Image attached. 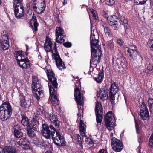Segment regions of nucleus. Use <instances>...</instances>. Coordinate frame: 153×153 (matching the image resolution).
I'll return each mask as SVG.
<instances>
[{
    "instance_id": "obj_10",
    "label": "nucleus",
    "mask_w": 153,
    "mask_h": 153,
    "mask_svg": "<svg viewBox=\"0 0 153 153\" xmlns=\"http://www.w3.org/2000/svg\"><path fill=\"white\" fill-rule=\"evenodd\" d=\"M53 138L52 137V139L54 143L56 145L59 146H65V143L63 137L61 136L59 131H56L54 134Z\"/></svg>"
},
{
    "instance_id": "obj_32",
    "label": "nucleus",
    "mask_w": 153,
    "mask_h": 153,
    "mask_svg": "<svg viewBox=\"0 0 153 153\" xmlns=\"http://www.w3.org/2000/svg\"><path fill=\"white\" fill-rule=\"evenodd\" d=\"M104 77V73L103 68L99 72L97 77L95 78V80L98 83L101 82Z\"/></svg>"
},
{
    "instance_id": "obj_64",
    "label": "nucleus",
    "mask_w": 153,
    "mask_h": 153,
    "mask_svg": "<svg viewBox=\"0 0 153 153\" xmlns=\"http://www.w3.org/2000/svg\"><path fill=\"white\" fill-rule=\"evenodd\" d=\"M68 0H64V1L63 2V5H65V4H66L67 3V1Z\"/></svg>"
},
{
    "instance_id": "obj_45",
    "label": "nucleus",
    "mask_w": 153,
    "mask_h": 153,
    "mask_svg": "<svg viewBox=\"0 0 153 153\" xmlns=\"http://www.w3.org/2000/svg\"><path fill=\"white\" fill-rule=\"evenodd\" d=\"M44 0H34L33 2V6H37L40 4L44 2Z\"/></svg>"
},
{
    "instance_id": "obj_46",
    "label": "nucleus",
    "mask_w": 153,
    "mask_h": 153,
    "mask_svg": "<svg viewBox=\"0 0 153 153\" xmlns=\"http://www.w3.org/2000/svg\"><path fill=\"white\" fill-rule=\"evenodd\" d=\"M148 0H134V2L137 4H144Z\"/></svg>"
},
{
    "instance_id": "obj_53",
    "label": "nucleus",
    "mask_w": 153,
    "mask_h": 153,
    "mask_svg": "<svg viewBox=\"0 0 153 153\" xmlns=\"http://www.w3.org/2000/svg\"><path fill=\"white\" fill-rule=\"evenodd\" d=\"M117 42L120 46L122 47L123 46V42L120 39H117Z\"/></svg>"
},
{
    "instance_id": "obj_48",
    "label": "nucleus",
    "mask_w": 153,
    "mask_h": 153,
    "mask_svg": "<svg viewBox=\"0 0 153 153\" xmlns=\"http://www.w3.org/2000/svg\"><path fill=\"white\" fill-rule=\"evenodd\" d=\"M105 4L109 6H112L115 3L114 0H105Z\"/></svg>"
},
{
    "instance_id": "obj_54",
    "label": "nucleus",
    "mask_w": 153,
    "mask_h": 153,
    "mask_svg": "<svg viewBox=\"0 0 153 153\" xmlns=\"http://www.w3.org/2000/svg\"><path fill=\"white\" fill-rule=\"evenodd\" d=\"M66 47H70L71 46V44L69 42H66L63 44Z\"/></svg>"
},
{
    "instance_id": "obj_7",
    "label": "nucleus",
    "mask_w": 153,
    "mask_h": 153,
    "mask_svg": "<svg viewBox=\"0 0 153 153\" xmlns=\"http://www.w3.org/2000/svg\"><path fill=\"white\" fill-rule=\"evenodd\" d=\"M91 58L90 63L96 65L100 60L102 54L101 50L98 49L97 51H91Z\"/></svg>"
},
{
    "instance_id": "obj_35",
    "label": "nucleus",
    "mask_w": 153,
    "mask_h": 153,
    "mask_svg": "<svg viewBox=\"0 0 153 153\" xmlns=\"http://www.w3.org/2000/svg\"><path fill=\"white\" fill-rule=\"evenodd\" d=\"M116 61L117 62V64L118 65L119 67L120 68H122L124 69L126 68V64L124 62H123L120 59H119L117 58L116 59Z\"/></svg>"
},
{
    "instance_id": "obj_42",
    "label": "nucleus",
    "mask_w": 153,
    "mask_h": 153,
    "mask_svg": "<svg viewBox=\"0 0 153 153\" xmlns=\"http://www.w3.org/2000/svg\"><path fill=\"white\" fill-rule=\"evenodd\" d=\"M34 138L33 141V143L36 146L41 145L42 144L41 141L39 140L36 137H34Z\"/></svg>"
},
{
    "instance_id": "obj_23",
    "label": "nucleus",
    "mask_w": 153,
    "mask_h": 153,
    "mask_svg": "<svg viewBox=\"0 0 153 153\" xmlns=\"http://www.w3.org/2000/svg\"><path fill=\"white\" fill-rule=\"evenodd\" d=\"M107 91L103 89L100 90L97 94V97L100 98V99L102 101L107 100L108 99V96Z\"/></svg>"
},
{
    "instance_id": "obj_27",
    "label": "nucleus",
    "mask_w": 153,
    "mask_h": 153,
    "mask_svg": "<svg viewBox=\"0 0 153 153\" xmlns=\"http://www.w3.org/2000/svg\"><path fill=\"white\" fill-rule=\"evenodd\" d=\"M31 126L32 127H31L30 125H28L27 128L28 135L30 138H32L34 137L35 134L34 133V129H37L33 128L32 125Z\"/></svg>"
},
{
    "instance_id": "obj_16",
    "label": "nucleus",
    "mask_w": 153,
    "mask_h": 153,
    "mask_svg": "<svg viewBox=\"0 0 153 153\" xmlns=\"http://www.w3.org/2000/svg\"><path fill=\"white\" fill-rule=\"evenodd\" d=\"M17 145L22 146V148L23 149L25 150L31 149L29 142L25 137H23L20 139L19 141H17Z\"/></svg>"
},
{
    "instance_id": "obj_59",
    "label": "nucleus",
    "mask_w": 153,
    "mask_h": 153,
    "mask_svg": "<svg viewBox=\"0 0 153 153\" xmlns=\"http://www.w3.org/2000/svg\"><path fill=\"white\" fill-rule=\"evenodd\" d=\"M77 140L78 141V144H79L80 146L82 147V144L81 141V138Z\"/></svg>"
},
{
    "instance_id": "obj_3",
    "label": "nucleus",
    "mask_w": 153,
    "mask_h": 153,
    "mask_svg": "<svg viewBox=\"0 0 153 153\" xmlns=\"http://www.w3.org/2000/svg\"><path fill=\"white\" fill-rule=\"evenodd\" d=\"M21 51H16L15 56L19 66L22 68H28L30 66L29 60L26 56L22 54Z\"/></svg>"
},
{
    "instance_id": "obj_4",
    "label": "nucleus",
    "mask_w": 153,
    "mask_h": 153,
    "mask_svg": "<svg viewBox=\"0 0 153 153\" xmlns=\"http://www.w3.org/2000/svg\"><path fill=\"white\" fill-rule=\"evenodd\" d=\"M42 129L41 132L43 136L47 139L50 138L51 136L53 137L54 134L56 131V128L52 125L49 126L45 124H42Z\"/></svg>"
},
{
    "instance_id": "obj_36",
    "label": "nucleus",
    "mask_w": 153,
    "mask_h": 153,
    "mask_svg": "<svg viewBox=\"0 0 153 153\" xmlns=\"http://www.w3.org/2000/svg\"><path fill=\"white\" fill-rule=\"evenodd\" d=\"M32 87L33 91L42 90L41 85L39 82L32 85Z\"/></svg>"
},
{
    "instance_id": "obj_58",
    "label": "nucleus",
    "mask_w": 153,
    "mask_h": 153,
    "mask_svg": "<svg viewBox=\"0 0 153 153\" xmlns=\"http://www.w3.org/2000/svg\"><path fill=\"white\" fill-rule=\"evenodd\" d=\"M103 17L104 18L106 19L108 21L109 17L108 16V15L106 13H105L104 14V15H103Z\"/></svg>"
},
{
    "instance_id": "obj_33",
    "label": "nucleus",
    "mask_w": 153,
    "mask_h": 153,
    "mask_svg": "<svg viewBox=\"0 0 153 153\" xmlns=\"http://www.w3.org/2000/svg\"><path fill=\"white\" fill-rule=\"evenodd\" d=\"M120 21L125 27V31L126 32L129 29L130 27L127 23V21L125 19L124 17H122L120 19Z\"/></svg>"
},
{
    "instance_id": "obj_38",
    "label": "nucleus",
    "mask_w": 153,
    "mask_h": 153,
    "mask_svg": "<svg viewBox=\"0 0 153 153\" xmlns=\"http://www.w3.org/2000/svg\"><path fill=\"white\" fill-rule=\"evenodd\" d=\"M22 119L21 121V123L24 126H27L29 123L28 119L25 116L22 115Z\"/></svg>"
},
{
    "instance_id": "obj_63",
    "label": "nucleus",
    "mask_w": 153,
    "mask_h": 153,
    "mask_svg": "<svg viewBox=\"0 0 153 153\" xmlns=\"http://www.w3.org/2000/svg\"><path fill=\"white\" fill-rule=\"evenodd\" d=\"M91 11L92 13V14H94V12H96L95 10L93 9H91Z\"/></svg>"
},
{
    "instance_id": "obj_12",
    "label": "nucleus",
    "mask_w": 153,
    "mask_h": 153,
    "mask_svg": "<svg viewBox=\"0 0 153 153\" xmlns=\"http://www.w3.org/2000/svg\"><path fill=\"white\" fill-rule=\"evenodd\" d=\"M56 32V39L57 42L59 43H62L63 42H64L65 39V36L63 29L59 27H57Z\"/></svg>"
},
{
    "instance_id": "obj_14",
    "label": "nucleus",
    "mask_w": 153,
    "mask_h": 153,
    "mask_svg": "<svg viewBox=\"0 0 153 153\" xmlns=\"http://www.w3.org/2000/svg\"><path fill=\"white\" fill-rule=\"evenodd\" d=\"M132 47H134L135 49H131L128 48V49L127 51L129 54L130 58L134 60H136L137 58H138L139 60H142V58L138 54L136 46L134 45L132 46Z\"/></svg>"
},
{
    "instance_id": "obj_6",
    "label": "nucleus",
    "mask_w": 153,
    "mask_h": 153,
    "mask_svg": "<svg viewBox=\"0 0 153 153\" xmlns=\"http://www.w3.org/2000/svg\"><path fill=\"white\" fill-rule=\"evenodd\" d=\"M111 145L114 150L116 152L121 151L123 148L122 142L115 137H113L111 140Z\"/></svg>"
},
{
    "instance_id": "obj_51",
    "label": "nucleus",
    "mask_w": 153,
    "mask_h": 153,
    "mask_svg": "<svg viewBox=\"0 0 153 153\" xmlns=\"http://www.w3.org/2000/svg\"><path fill=\"white\" fill-rule=\"evenodd\" d=\"M114 124L107 123L105 124L107 128L109 131H111L113 128V125Z\"/></svg>"
},
{
    "instance_id": "obj_30",
    "label": "nucleus",
    "mask_w": 153,
    "mask_h": 153,
    "mask_svg": "<svg viewBox=\"0 0 153 153\" xmlns=\"http://www.w3.org/2000/svg\"><path fill=\"white\" fill-rule=\"evenodd\" d=\"M119 90L118 85L116 83H113L111 85L110 87V91L109 93L111 94L113 93L114 94H116L117 91Z\"/></svg>"
},
{
    "instance_id": "obj_22",
    "label": "nucleus",
    "mask_w": 153,
    "mask_h": 153,
    "mask_svg": "<svg viewBox=\"0 0 153 153\" xmlns=\"http://www.w3.org/2000/svg\"><path fill=\"white\" fill-rule=\"evenodd\" d=\"M24 7L14 9L16 17L18 19H22L24 15Z\"/></svg>"
},
{
    "instance_id": "obj_2",
    "label": "nucleus",
    "mask_w": 153,
    "mask_h": 153,
    "mask_svg": "<svg viewBox=\"0 0 153 153\" xmlns=\"http://www.w3.org/2000/svg\"><path fill=\"white\" fill-rule=\"evenodd\" d=\"M13 109L12 107L8 102L3 103L0 106V119L2 121H5L11 116Z\"/></svg>"
},
{
    "instance_id": "obj_25",
    "label": "nucleus",
    "mask_w": 153,
    "mask_h": 153,
    "mask_svg": "<svg viewBox=\"0 0 153 153\" xmlns=\"http://www.w3.org/2000/svg\"><path fill=\"white\" fill-rule=\"evenodd\" d=\"M30 22L33 31L35 32L37 31V27L39 26V24L37 23L36 17L33 16Z\"/></svg>"
},
{
    "instance_id": "obj_8",
    "label": "nucleus",
    "mask_w": 153,
    "mask_h": 153,
    "mask_svg": "<svg viewBox=\"0 0 153 153\" xmlns=\"http://www.w3.org/2000/svg\"><path fill=\"white\" fill-rule=\"evenodd\" d=\"M74 95L75 97V100L77 102L78 108L79 111L81 110L80 108H81V106H83L84 101L83 97L82 95L80 92L79 88H76L74 93Z\"/></svg>"
},
{
    "instance_id": "obj_28",
    "label": "nucleus",
    "mask_w": 153,
    "mask_h": 153,
    "mask_svg": "<svg viewBox=\"0 0 153 153\" xmlns=\"http://www.w3.org/2000/svg\"><path fill=\"white\" fill-rule=\"evenodd\" d=\"M34 97L38 100H40L44 96V94L42 90L33 91Z\"/></svg>"
},
{
    "instance_id": "obj_40",
    "label": "nucleus",
    "mask_w": 153,
    "mask_h": 153,
    "mask_svg": "<svg viewBox=\"0 0 153 153\" xmlns=\"http://www.w3.org/2000/svg\"><path fill=\"white\" fill-rule=\"evenodd\" d=\"M148 103L150 112L153 116V99L149 98L148 100Z\"/></svg>"
},
{
    "instance_id": "obj_31",
    "label": "nucleus",
    "mask_w": 153,
    "mask_h": 153,
    "mask_svg": "<svg viewBox=\"0 0 153 153\" xmlns=\"http://www.w3.org/2000/svg\"><path fill=\"white\" fill-rule=\"evenodd\" d=\"M0 40L4 43L9 44L8 36L5 31H4L3 32L1 33V39Z\"/></svg>"
},
{
    "instance_id": "obj_19",
    "label": "nucleus",
    "mask_w": 153,
    "mask_h": 153,
    "mask_svg": "<svg viewBox=\"0 0 153 153\" xmlns=\"http://www.w3.org/2000/svg\"><path fill=\"white\" fill-rule=\"evenodd\" d=\"M50 96L51 99V102L52 104H58V100L56 96V93L55 92L53 88L49 85Z\"/></svg>"
},
{
    "instance_id": "obj_17",
    "label": "nucleus",
    "mask_w": 153,
    "mask_h": 153,
    "mask_svg": "<svg viewBox=\"0 0 153 153\" xmlns=\"http://www.w3.org/2000/svg\"><path fill=\"white\" fill-rule=\"evenodd\" d=\"M55 74L50 70H47V76L49 81L54 88L57 87L58 84L57 82L56 78L55 77Z\"/></svg>"
},
{
    "instance_id": "obj_55",
    "label": "nucleus",
    "mask_w": 153,
    "mask_h": 153,
    "mask_svg": "<svg viewBox=\"0 0 153 153\" xmlns=\"http://www.w3.org/2000/svg\"><path fill=\"white\" fill-rule=\"evenodd\" d=\"M148 70L150 71H152L153 69V66L150 64H149L147 67Z\"/></svg>"
},
{
    "instance_id": "obj_39",
    "label": "nucleus",
    "mask_w": 153,
    "mask_h": 153,
    "mask_svg": "<svg viewBox=\"0 0 153 153\" xmlns=\"http://www.w3.org/2000/svg\"><path fill=\"white\" fill-rule=\"evenodd\" d=\"M107 44L108 48L111 50L114 51L115 50L116 47L114 45L112 41L111 40L108 41Z\"/></svg>"
},
{
    "instance_id": "obj_11",
    "label": "nucleus",
    "mask_w": 153,
    "mask_h": 153,
    "mask_svg": "<svg viewBox=\"0 0 153 153\" xmlns=\"http://www.w3.org/2000/svg\"><path fill=\"white\" fill-rule=\"evenodd\" d=\"M90 42L91 51H97L98 49H100V44L99 42V41L95 37V34L92 33L91 31V35L90 36Z\"/></svg>"
},
{
    "instance_id": "obj_41",
    "label": "nucleus",
    "mask_w": 153,
    "mask_h": 153,
    "mask_svg": "<svg viewBox=\"0 0 153 153\" xmlns=\"http://www.w3.org/2000/svg\"><path fill=\"white\" fill-rule=\"evenodd\" d=\"M103 27H104V32L105 34L109 37L111 36L112 35L110 29L108 27H106L104 25H103Z\"/></svg>"
},
{
    "instance_id": "obj_13",
    "label": "nucleus",
    "mask_w": 153,
    "mask_h": 153,
    "mask_svg": "<svg viewBox=\"0 0 153 153\" xmlns=\"http://www.w3.org/2000/svg\"><path fill=\"white\" fill-rule=\"evenodd\" d=\"M140 116L143 120H147L149 119V115L147 108L146 105L142 103L140 109Z\"/></svg>"
},
{
    "instance_id": "obj_29",
    "label": "nucleus",
    "mask_w": 153,
    "mask_h": 153,
    "mask_svg": "<svg viewBox=\"0 0 153 153\" xmlns=\"http://www.w3.org/2000/svg\"><path fill=\"white\" fill-rule=\"evenodd\" d=\"M22 3V0H13L14 9L24 7Z\"/></svg>"
},
{
    "instance_id": "obj_62",
    "label": "nucleus",
    "mask_w": 153,
    "mask_h": 153,
    "mask_svg": "<svg viewBox=\"0 0 153 153\" xmlns=\"http://www.w3.org/2000/svg\"><path fill=\"white\" fill-rule=\"evenodd\" d=\"M30 3H28L27 4H26V6H27V8H30Z\"/></svg>"
},
{
    "instance_id": "obj_60",
    "label": "nucleus",
    "mask_w": 153,
    "mask_h": 153,
    "mask_svg": "<svg viewBox=\"0 0 153 153\" xmlns=\"http://www.w3.org/2000/svg\"><path fill=\"white\" fill-rule=\"evenodd\" d=\"M97 12H94V14H93V16L94 18L96 19H97L98 18L97 16Z\"/></svg>"
},
{
    "instance_id": "obj_50",
    "label": "nucleus",
    "mask_w": 153,
    "mask_h": 153,
    "mask_svg": "<svg viewBox=\"0 0 153 153\" xmlns=\"http://www.w3.org/2000/svg\"><path fill=\"white\" fill-rule=\"evenodd\" d=\"M32 85L39 82L38 78L36 76H34L32 77Z\"/></svg>"
},
{
    "instance_id": "obj_52",
    "label": "nucleus",
    "mask_w": 153,
    "mask_h": 153,
    "mask_svg": "<svg viewBox=\"0 0 153 153\" xmlns=\"http://www.w3.org/2000/svg\"><path fill=\"white\" fill-rule=\"evenodd\" d=\"M97 153H108L106 149H103L99 150Z\"/></svg>"
},
{
    "instance_id": "obj_15",
    "label": "nucleus",
    "mask_w": 153,
    "mask_h": 153,
    "mask_svg": "<svg viewBox=\"0 0 153 153\" xmlns=\"http://www.w3.org/2000/svg\"><path fill=\"white\" fill-rule=\"evenodd\" d=\"M41 120V115L39 111H36L34 114L33 118L31 120L32 125L33 128H37L39 124V121Z\"/></svg>"
},
{
    "instance_id": "obj_26",
    "label": "nucleus",
    "mask_w": 153,
    "mask_h": 153,
    "mask_svg": "<svg viewBox=\"0 0 153 153\" xmlns=\"http://www.w3.org/2000/svg\"><path fill=\"white\" fill-rule=\"evenodd\" d=\"M19 125H15L13 127L14 135L16 138H19L22 137L23 133L21 132V129Z\"/></svg>"
},
{
    "instance_id": "obj_61",
    "label": "nucleus",
    "mask_w": 153,
    "mask_h": 153,
    "mask_svg": "<svg viewBox=\"0 0 153 153\" xmlns=\"http://www.w3.org/2000/svg\"><path fill=\"white\" fill-rule=\"evenodd\" d=\"M75 137H76L77 140L81 138L80 136L78 134L75 135Z\"/></svg>"
},
{
    "instance_id": "obj_57",
    "label": "nucleus",
    "mask_w": 153,
    "mask_h": 153,
    "mask_svg": "<svg viewBox=\"0 0 153 153\" xmlns=\"http://www.w3.org/2000/svg\"><path fill=\"white\" fill-rule=\"evenodd\" d=\"M135 127H136V129L137 133H139V127H138V124H137L136 122H135Z\"/></svg>"
},
{
    "instance_id": "obj_18",
    "label": "nucleus",
    "mask_w": 153,
    "mask_h": 153,
    "mask_svg": "<svg viewBox=\"0 0 153 153\" xmlns=\"http://www.w3.org/2000/svg\"><path fill=\"white\" fill-rule=\"evenodd\" d=\"M19 99L20 105L23 108H27L31 105V100H25L24 96L22 94L20 95Z\"/></svg>"
},
{
    "instance_id": "obj_5",
    "label": "nucleus",
    "mask_w": 153,
    "mask_h": 153,
    "mask_svg": "<svg viewBox=\"0 0 153 153\" xmlns=\"http://www.w3.org/2000/svg\"><path fill=\"white\" fill-rule=\"evenodd\" d=\"M95 113L96 115V120L97 126L101 124L102 119L103 108L100 102H97L96 104Z\"/></svg>"
},
{
    "instance_id": "obj_44",
    "label": "nucleus",
    "mask_w": 153,
    "mask_h": 153,
    "mask_svg": "<svg viewBox=\"0 0 153 153\" xmlns=\"http://www.w3.org/2000/svg\"><path fill=\"white\" fill-rule=\"evenodd\" d=\"M149 145L153 149V134H152L149 139Z\"/></svg>"
},
{
    "instance_id": "obj_47",
    "label": "nucleus",
    "mask_w": 153,
    "mask_h": 153,
    "mask_svg": "<svg viewBox=\"0 0 153 153\" xmlns=\"http://www.w3.org/2000/svg\"><path fill=\"white\" fill-rule=\"evenodd\" d=\"M109 97H110V100L111 102L112 103H114V101L115 100V95L116 94H114L113 93L111 94L109 93Z\"/></svg>"
},
{
    "instance_id": "obj_21",
    "label": "nucleus",
    "mask_w": 153,
    "mask_h": 153,
    "mask_svg": "<svg viewBox=\"0 0 153 153\" xmlns=\"http://www.w3.org/2000/svg\"><path fill=\"white\" fill-rule=\"evenodd\" d=\"M108 22L111 26H114L116 27L118 26L119 20L116 16L113 15L109 16Z\"/></svg>"
},
{
    "instance_id": "obj_24",
    "label": "nucleus",
    "mask_w": 153,
    "mask_h": 153,
    "mask_svg": "<svg viewBox=\"0 0 153 153\" xmlns=\"http://www.w3.org/2000/svg\"><path fill=\"white\" fill-rule=\"evenodd\" d=\"M45 7V5L44 1L37 6H33V10L38 14L42 13L44 10Z\"/></svg>"
},
{
    "instance_id": "obj_37",
    "label": "nucleus",
    "mask_w": 153,
    "mask_h": 153,
    "mask_svg": "<svg viewBox=\"0 0 153 153\" xmlns=\"http://www.w3.org/2000/svg\"><path fill=\"white\" fill-rule=\"evenodd\" d=\"M9 47V43H4L0 40V50H7Z\"/></svg>"
},
{
    "instance_id": "obj_20",
    "label": "nucleus",
    "mask_w": 153,
    "mask_h": 153,
    "mask_svg": "<svg viewBox=\"0 0 153 153\" xmlns=\"http://www.w3.org/2000/svg\"><path fill=\"white\" fill-rule=\"evenodd\" d=\"M104 120L105 124H114L115 119L114 114L111 111L108 112L104 117Z\"/></svg>"
},
{
    "instance_id": "obj_34",
    "label": "nucleus",
    "mask_w": 153,
    "mask_h": 153,
    "mask_svg": "<svg viewBox=\"0 0 153 153\" xmlns=\"http://www.w3.org/2000/svg\"><path fill=\"white\" fill-rule=\"evenodd\" d=\"M5 153H18L15 148L11 146H5Z\"/></svg>"
},
{
    "instance_id": "obj_9",
    "label": "nucleus",
    "mask_w": 153,
    "mask_h": 153,
    "mask_svg": "<svg viewBox=\"0 0 153 153\" xmlns=\"http://www.w3.org/2000/svg\"><path fill=\"white\" fill-rule=\"evenodd\" d=\"M45 118L49 119L51 123L53 124L56 128L59 127V121L57 117V116L53 113L46 112L45 113Z\"/></svg>"
},
{
    "instance_id": "obj_43",
    "label": "nucleus",
    "mask_w": 153,
    "mask_h": 153,
    "mask_svg": "<svg viewBox=\"0 0 153 153\" xmlns=\"http://www.w3.org/2000/svg\"><path fill=\"white\" fill-rule=\"evenodd\" d=\"M86 126L84 124L83 122L81 120L80 122L79 130L80 132H85V131Z\"/></svg>"
},
{
    "instance_id": "obj_49",
    "label": "nucleus",
    "mask_w": 153,
    "mask_h": 153,
    "mask_svg": "<svg viewBox=\"0 0 153 153\" xmlns=\"http://www.w3.org/2000/svg\"><path fill=\"white\" fill-rule=\"evenodd\" d=\"M147 44L150 48L153 51V39H149Z\"/></svg>"
},
{
    "instance_id": "obj_1",
    "label": "nucleus",
    "mask_w": 153,
    "mask_h": 153,
    "mask_svg": "<svg viewBox=\"0 0 153 153\" xmlns=\"http://www.w3.org/2000/svg\"><path fill=\"white\" fill-rule=\"evenodd\" d=\"M44 48L46 52H50L51 51L53 59L55 60L57 67L60 70L66 68V67L58 53L56 43L52 42L49 38H46Z\"/></svg>"
},
{
    "instance_id": "obj_56",
    "label": "nucleus",
    "mask_w": 153,
    "mask_h": 153,
    "mask_svg": "<svg viewBox=\"0 0 153 153\" xmlns=\"http://www.w3.org/2000/svg\"><path fill=\"white\" fill-rule=\"evenodd\" d=\"M0 153H5V147L3 148L0 147Z\"/></svg>"
}]
</instances>
